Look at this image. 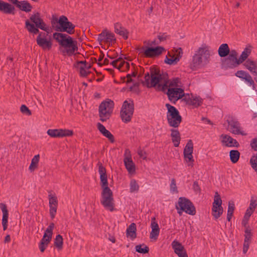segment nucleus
Segmentation results:
<instances>
[{"mask_svg":"<svg viewBox=\"0 0 257 257\" xmlns=\"http://www.w3.org/2000/svg\"><path fill=\"white\" fill-rule=\"evenodd\" d=\"M50 22L51 28L56 31L53 34V38L59 44V51L63 55H74L78 49L77 42L68 34H74L75 25L64 15L58 18L56 15H53Z\"/></svg>","mask_w":257,"mask_h":257,"instance_id":"1","label":"nucleus"},{"mask_svg":"<svg viewBox=\"0 0 257 257\" xmlns=\"http://www.w3.org/2000/svg\"><path fill=\"white\" fill-rule=\"evenodd\" d=\"M98 166L100 175V184L102 190L101 203L105 208L112 212L114 210V199L112 191L108 187L106 169L100 162H98Z\"/></svg>","mask_w":257,"mask_h":257,"instance_id":"2","label":"nucleus"},{"mask_svg":"<svg viewBox=\"0 0 257 257\" xmlns=\"http://www.w3.org/2000/svg\"><path fill=\"white\" fill-rule=\"evenodd\" d=\"M25 28L30 34L33 35L40 33L39 29L47 34L51 32V29L47 26L39 12L34 13L30 16L29 20H26Z\"/></svg>","mask_w":257,"mask_h":257,"instance_id":"3","label":"nucleus"},{"mask_svg":"<svg viewBox=\"0 0 257 257\" xmlns=\"http://www.w3.org/2000/svg\"><path fill=\"white\" fill-rule=\"evenodd\" d=\"M235 75L241 79L238 81L237 83L246 94L249 96L256 94V85L248 73L243 70H238Z\"/></svg>","mask_w":257,"mask_h":257,"instance_id":"4","label":"nucleus"},{"mask_svg":"<svg viewBox=\"0 0 257 257\" xmlns=\"http://www.w3.org/2000/svg\"><path fill=\"white\" fill-rule=\"evenodd\" d=\"M167 108V119L170 126L178 127L182 121V118L178 110L169 103L165 105Z\"/></svg>","mask_w":257,"mask_h":257,"instance_id":"5","label":"nucleus"},{"mask_svg":"<svg viewBox=\"0 0 257 257\" xmlns=\"http://www.w3.org/2000/svg\"><path fill=\"white\" fill-rule=\"evenodd\" d=\"M114 105L113 101L110 99H106L101 102L98 108L99 119L101 121H106L110 118Z\"/></svg>","mask_w":257,"mask_h":257,"instance_id":"6","label":"nucleus"},{"mask_svg":"<svg viewBox=\"0 0 257 257\" xmlns=\"http://www.w3.org/2000/svg\"><path fill=\"white\" fill-rule=\"evenodd\" d=\"M134 109V102L132 99L123 101L120 111V116L123 122L128 123L131 121Z\"/></svg>","mask_w":257,"mask_h":257,"instance_id":"7","label":"nucleus"},{"mask_svg":"<svg viewBox=\"0 0 257 257\" xmlns=\"http://www.w3.org/2000/svg\"><path fill=\"white\" fill-rule=\"evenodd\" d=\"M136 49L140 51V54L144 57L150 58L158 57L165 51L163 47L159 46L156 47L144 46L141 48L138 47Z\"/></svg>","mask_w":257,"mask_h":257,"instance_id":"8","label":"nucleus"},{"mask_svg":"<svg viewBox=\"0 0 257 257\" xmlns=\"http://www.w3.org/2000/svg\"><path fill=\"white\" fill-rule=\"evenodd\" d=\"M238 53L234 49L231 50L228 55L221 59V67L225 70L233 69L237 67L240 64L237 58Z\"/></svg>","mask_w":257,"mask_h":257,"instance_id":"9","label":"nucleus"},{"mask_svg":"<svg viewBox=\"0 0 257 257\" xmlns=\"http://www.w3.org/2000/svg\"><path fill=\"white\" fill-rule=\"evenodd\" d=\"M178 205H176L177 210H183L186 213L191 215L196 214V208L193 203L188 198L184 197H180L178 199Z\"/></svg>","mask_w":257,"mask_h":257,"instance_id":"10","label":"nucleus"},{"mask_svg":"<svg viewBox=\"0 0 257 257\" xmlns=\"http://www.w3.org/2000/svg\"><path fill=\"white\" fill-rule=\"evenodd\" d=\"M54 226V223L53 222H51L46 229L43 236L40 240L39 244V247L41 252H43L49 244L52 239L53 230Z\"/></svg>","mask_w":257,"mask_h":257,"instance_id":"11","label":"nucleus"},{"mask_svg":"<svg viewBox=\"0 0 257 257\" xmlns=\"http://www.w3.org/2000/svg\"><path fill=\"white\" fill-rule=\"evenodd\" d=\"M202 56L204 57L206 61L205 63L208 62V59L210 57V53L207 47L200 48L193 56L192 63L194 67H198L202 63Z\"/></svg>","mask_w":257,"mask_h":257,"instance_id":"12","label":"nucleus"},{"mask_svg":"<svg viewBox=\"0 0 257 257\" xmlns=\"http://www.w3.org/2000/svg\"><path fill=\"white\" fill-rule=\"evenodd\" d=\"M222 203L220 195L217 192H216L212 207V215L215 219H217L223 213V209L221 206Z\"/></svg>","mask_w":257,"mask_h":257,"instance_id":"13","label":"nucleus"},{"mask_svg":"<svg viewBox=\"0 0 257 257\" xmlns=\"http://www.w3.org/2000/svg\"><path fill=\"white\" fill-rule=\"evenodd\" d=\"M151 75V82H150V87H155L158 91V87L159 85H163L160 84V82L162 80L161 73L159 68L156 67H151L150 69Z\"/></svg>","mask_w":257,"mask_h":257,"instance_id":"14","label":"nucleus"},{"mask_svg":"<svg viewBox=\"0 0 257 257\" xmlns=\"http://www.w3.org/2000/svg\"><path fill=\"white\" fill-rule=\"evenodd\" d=\"M167 91L166 92L168 95L169 100L174 104H175L176 101L184 96V89L180 88H168L167 89Z\"/></svg>","mask_w":257,"mask_h":257,"instance_id":"15","label":"nucleus"},{"mask_svg":"<svg viewBox=\"0 0 257 257\" xmlns=\"http://www.w3.org/2000/svg\"><path fill=\"white\" fill-rule=\"evenodd\" d=\"M47 134L51 138H63L73 136L74 132L72 130L68 129H49Z\"/></svg>","mask_w":257,"mask_h":257,"instance_id":"16","label":"nucleus"},{"mask_svg":"<svg viewBox=\"0 0 257 257\" xmlns=\"http://www.w3.org/2000/svg\"><path fill=\"white\" fill-rule=\"evenodd\" d=\"M39 35L37 37L36 42L37 45L44 50H50L52 47V42L51 40L47 39L46 38V34L41 32L38 33Z\"/></svg>","mask_w":257,"mask_h":257,"instance_id":"17","label":"nucleus"},{"mask_svg":"<svg viewBox=\"0 0 257 257\" xmlns=\"http://www.w3.org/2000/svg\"><path fill=\"white\" fill-rule=\"evenodd\" d=\"M193 144L191 140L188 141L183 151L184 158L187 163H189L188 166H193L194 161L193 157Z\"/></svg>","mask_w":257,"mask_h":257,"instance_id":"18","label":"nucleus"},{"mask_svg":"<svg viewBox=\"0 0 257 257\" xmlns=\"http://www.w3.org/2000/svg\"><path fill=\"white\" fill-rule=\"evenodd\" d=\"M174 252L179 257H188L187 251L182 244L177 240H174L171 243Z\"/></svg>","mask_w":257,"mask_h":257,"instance_id":"19","label":"nucleus"},{"mask_svg":"<svg viewBox=\"0 0 257 257\" xmlns=\"http://www.w3.org/2000/svg\"><path fill=\"white\" fill-rule=\"evenodd\" d=\"M228 125L230 127V132L234 135H241L246 136V134L243 131H241L240 123L235 120L232 119L230 120H227Z\"/></svg>","mask_w":257,"mask_h":257,"instance_id":"20","label":"nucleus"},{"mask_svg":"<svg viewBox=\"0 0 257 257\" xmlns=\"http://www.w3.org/2000/svg\"><path fill=\"white\" fill-rule=\"evenodd\" d=\"M221 138H222V143L227 147H236L239 146L238 142L229 135L222 134Z\"/></svg>","mask_w":257,"mask_h":257,"instance_id":"21","label":"nucleus"},{"mask_svg":"<svg viewBox=\"0 0 257 257\" xmlns=\"http://www.w3.org/2000/svg\"><path fill=\"white\" fill-rule=\"evenodd\" d=\"M183 100L186 102L187 104L192 105L194 107H198L203 103V99L200 96L190 97L188 94V96H185Z\"/></svg>","mask_w":257,"mask_h":257,"instance_id":"22","label":"nucleus"},{"mask_svg":"<svg viewBox=\"0 0 257 257\" xmlns=\"http://www.w3.org/2000/svg\"><path fill=\"white\" fill-rule=\"evenodd\" d=\"M243 65L255 76L254 80L257 83V63L253 60L248 59L244 63Z\"/></svg>","mask_w":257,"mask_h":257,"instance_id":"23","label":"nucleus"},{"mask_svg":"<svg viewBox=\"0 0 257 257\" xmlns=\"http://www.w3.org/2000/svg\"><path fill=\"white\" fill-rule=\"evenodd\" d=\"M15 8L11 4L0 0V11L5 14L15 15Z\"/></svg>","mask_w":257,"mask_h":257,"instance_id":"24","label":"nucleus"},{"mask_svg":"<svg viewBox=\"0 0 257 257\" xmlns=\"http://www.w3.org/2000/svg\"><path fill=\"white\" fill-rule=\"evenodd\" d=\"M97 127L100 133L103 136L107 138L110 143H113L115 142L114 137L113 135L108 130H106L103 124L98 122L97 123Z\"/></svg>","mask_w":257,"mask_h":257,"instance_id":"25","label":"nucleus"},{"mask_svg":"<svg viewBox=\"0 0 257 257\" xmlns=\"http://www.w3.org/2000/svg\"><path fill=\"white\" fill-rule=\"evenodd\" d=\"M0 208L3 212L2 225L3 229L6 230L8 228L9 211L7 205L3 203H0Z\"/></svg>","mask_w":257,"mask_h":257,"instance_id":"26","label":"nucleus"},{"mask_svg":"<svg viewBox=\"0 0 257 257\" xmlns=\"http://www.w3.org/2000/svg\"><path fill=\"white\" fill-rule=\"evenodd\" d=\"M170 131L171 132L170 136L174 146L175 147H179L181 139L180 132L178 130L174 128L171 129Z\"/></svg>","mask_w":257,"mask_h":257,"instance_id":"27","label":"nucleus"},{"mask_svg":"<svg viewBox=\"0 0 257 257\" xmlns=\"http://www.w3.org/2000/svg\"><path fill=\"white\" fill-rule=\"evenodd\" d=\"M162 80L163 81V85H159L158 87V91L166 92L168 87V83L169 82L168 74L167 72H162L161 74Z\"/></svg>","mask_w":257,"mask_h":257,"instance_id":"28","label":"nucleus"},{"mask_svg":"<svg viewBox=\"0 0 257 257\" xmlns=\"http://www.w3.org/2000/svg\"><path fill=\"white\" fill-rule=\"evenodd\" d=\"M123 162L126 169L130 173H133L135 171V165L132 160V156L130 154L129 156L124 158Z\"/></svg>","mask_w":257,"mask_h":257,"instance_id":"29","label":"nucleus"},{"mask_svg":"<svg viewBox=\"0 0 257 257\" xmlns=\"http://www.w3.org/2000/svg\"><path fill=\"white\" fill-rule=\"evenodd\" d=\"M230 52L231 50H230L228 44L226 43L222 44L218 50V55L221 58L227 57Z\"/></svg>","mask_w":257,"mask_h":257,"instance_id":"30","label":"nucleus"},{"mask_svg":"<svg viewBox=\"0 0 257 257\" xmlns=\"http://www.w3.org/2000/svg\"><path fill=\"white\" fill-rule=\"evenodd\" d=\"M137 227L135 223H132L126 230V235L127 237L130 236L132 240L137 237Z\"/></svg>","mask_w":257,"mask_h":257,"instance_id":"31","label":"nucleus"},{"mask_svg":"<svg viewBox=\"0 0 257 257\" xmlns=\"http://www.w3.org/2000/svg\"><path fill=\"white\" fill-rule=\"evenodd\" d=\"M20 3L18 5L17 8H19L20 10L29 13L31 11L32 9V5L27 1H22L19 2Z\"/></svg>","mask_w":257,"mask_h":257,"instance_id":"32","label":"nucleus"},{"mask_svg":"<svg viewBox=\"0 0 257 257\" xmlns=\"http://www.w3.org/2000/svg\"><path fill=\"white\" fill-rule=\"evenodd\" d=\"M251 48L252 46L249 45L248 46L246 47L242 51L239 58H238L240 64L244 62L250 54L251 52Z\"/></svg>","mask_w":257,"mask_h":257,"instance_id":"33","label":"nucleus"},{"mask_svg":"<svg viewBox=\"0 0 257 257\" xmlns=\"http://www.w3.org/2000/svg\"><path fill=\"white\" fill-rule=\"evenodd\" d=\"M54 245L58 250H61L63 249V238L61 235L58 234L54 239Z\"/></svg>","mask_w":257,"mask_h":257,"instance_id":"34","label":"nucleus"},{"mask_svg":"<svg viewBox=\"0 0 257 257\" xmlns=\"http://www.w3.org/2000/svg\"><path fill=\"white\" fill-rule=\"evenodd\" d=\"M240 153L237 150H231L229 152V157L231 162L235 164L238 162L240 157Z\"/></svg>","mask_w":257,"mask_h":257,"instance_id":"35","label":"nucleus"},{"mask_svg":"<svg viewBox=\"0 0 257 257\" xmlns=\"http://www.w3.org/2000/svg\"><path fill=\"white\" fill-rule=\"evenodd\" d=\"M105 30V42L109 43L111 44H114L116 43V39L115 38V35L110 32L108 31L107 30Z\"/></svg>","mask_w":257,"mask_h":257,"instance_id":"36","label":"nucleus"},{"mask_svg":"<svg viewBox=\"0 0 257 257\" xmlns=\"http://www.w3.org/2000/svg\"><path fill=\"white\" fill-rule=\"evenodd\" d=\"M135 248L136 251L140 253L146 254L149 252V247L144 243L137 245Z\"/></svg>","mask_w":257,"mask_h":257,"instance_id":"37","label":"nucleus"},{"mask_svg":"<svg viewBox=\"0 0 257 257\" xmlns=\"http://www.w3.org/2000/svg\"><path fill=\"white\" fill-rule=\"evenodd\" d=\"M235 209V205L233 201H229L228 205V210L227 214V220L230 221Z\"/></svg>","mask_w":257,"mask_h":257,"instance_id":"38","label":"nucleus"},{"mask_svg":"<svg viewBox=\"0 0 257 257\" xmlns=\"http://www.w3.org/2000/svg\"><path fill=\"white\" fill-rule=\"evenodd\" d=\"M40 159V155L39 154L35 155L32 159L31 163L29 166V169L32 172L37 167L38 164Z\"/></svg>","mask_w":257,"mask_h":257,"instance_id":"39","label":"nucleus"},{"mask_svg":"<svg viewBox=\"0 0 257 257\" xmlns=\"http://www.w3.org/2000/svg\"><path fill=\"white\" fill-rule=\"evenodd\" d=\"M181 79L179 77L173 78L171 80L170 82L168 83V88H173V87L178 88L181 86Z\"/></svg>","mask_w":257,"mask_h":257,"instance_id":"40","label":"nucleus"},{"mask_svg":"<svg viewBox=\"0 0 257 257\" xmlns=\"http://www.w3.org/2000/svg\"><path fill=\"white\" fill-rule=\"evenodd\" d=\"M252 213L253 211H248L247 210H246L245 214L241 221V224L242 226H243L244 227H246L248 226L247 224L248 220Z\"/></svg>","mask_w":257,"mask_h":257,"instance_id":"41","label":"nucleus"},{"mask_svg":"<svg viewBox=\"0 0 257 257\" xmlns=\"http://www.w3.org/2000/svg\"><path fill=\"white\" fill-rule=\"evenodd\" d=\"M79 68L80 76H81L82 77H87V73H86L87 70H88L92 68V64H89L88 66H80L79 67Z\"/></svg>","mask_w":257,"mask_h":257,"instance_id":"42","label":"nucleus"},{"mask_svg":"<svg viewBox=\"0 0 257 257\" xmlns=\"http://www.w3.org/2000/svg\"><path fill=\"white\" fill-rule=\"evenodd\" d=\"M130 192L133 193L135 192H138L139 189V185L137 183V181L135 179H132L130 182Z\"/></svg>","mask_w":257,"mask_h":257,"instance_id":"43","label":"nucleus"},{"mask_svg":"<svg viewBox=\"0 0 257 257\" xmlns=\"http://www.w3.org/2000/svg\"><path fill=\"white\" fill-rule=\"evenodd\" d=\"M250 163L251 167L257 173V154L255 155H253L250 160Z\"/></svg>","mask_w":257,"mask_h":257,"instance_id":"44","label":"nucleus"},{"mask_svg":"<svg viewBox=\"0 0 257 257\" xmlns=\"http://www.w3.org/2000/svg\"><path fill=\"white\" fill-rule=\"evenodd\" d=\"M174 56L171 58H169L167 56L166 57L164 62L169 65H174L178 62V58H176Z\"/></svg>","mask_w":257,"mask_h":257,"instance_id":"45","label":"nucleus"},{"mask_svg":"<svg viewBox=\"0 0 257 257\" xmlns=\"http://www.w3.org/2000/svg\"><path fill=\"white\" fill-rule=\"evenodd\" d=\"M246 228L244 232V240L245 242L250 241L251 238L252 233L251 232V229H249V226L245 227Z\"/></svg>","mask_w":257,"mask_h":257,"instance_id":"46","label":"nucleus"},{"mask_svg":"<svg viewBox=\"0 0 257 257\" xmlns=\"http://www.w3.org/2000/svg\"><path fill=\"white\" fill-rule=\"evenodd\" d=\"M160 230L153 229L150 234V237L151 239H154L156 240L159 235Z\"/></svg>","mask_w":257,"mask_h":257,"instance_id":"47","label":"nucleus"},{"mask_svg":"<svg viewBox=\"0 0 257 257\" xmlns=\"http://www.w3.org/2000/svg\"><path fill=\"white\" fill-rule=\"evenodd\" d=\"M138 74V72L135 70L131 74H127L126 76V78H127V80L126 81V83L127 84L132 82L133 81V79H132V77H135Z\"/></svg>","mask_w":257,"mask_h":257,"instance_id":"48","label":"nucleus"},{"mask_svg":"<svg viewBox=\"0 0 257 257\" xmlns=\"http://www.w3.org/2000/svg\"><path fill=\"white\" fill-rule=\"evenodd\" d=\"M20 110L23 114H26L28 115H31L32 114L31 111L25 104H23L21 105Z\"/></svg>","mask_w":257,"mask_h":257,"instance_id":"49","label":"nucleus"},{"mask_svg":"<svg viewBox=\"0 0 257 257\" xmlns=\"http://www.w3.org/2000/svg\"><path fill=\"white\" fill-rule=\"evenodd\" d=\"M49 205L58 206V200L56 196H52L51 195H49Z\"/></svg>","mask_w":257,"mask_h":257,"instance_id":"50","label":"nucleus"},{"mask_svg":"<svg viewBox=\"0 0 257 257\" xmlns=\"http://www.w3.org/2000/svg\"><path fill=\"white\" fill-rule=\"evenodd\" d=\"M49 207L50 217L53 219L55 216L57 212V206L49 205Z\"/></svg>","mask_w":257,"mask_h":257,"instance_id":"51","label":"nucleus"},{"mask_svg":"<svg viewBox=\"0 0 257 257\" xmlns=\"http://www.w3.org/2000/svg\"><path fill=\"white\" fill-rule=\"evenodd\" d=\"M248 103H249V107L251 109H252L253 111H257V105L253 98H249Z\"/></svg>","mask_w":257,"mask_h":257,"instance_id":"52","label":"nucleus"},{"mask_svg":"<svg viewBox=\"0 0 257 257\" xmlns=\"http://www.w3.org/2000/svg\"><path fill=\"white\" fill-rule=\"evenodd\" d=\"M151 75L150 73L147 72L145 74V81H142V83L143 85L145 84L146 85L148 88H149L150 86V79Z\"/></svg>","mask_w":257,"mask_h":257,"instance_id":"53","label":"nucleus"},{"mask_svg":"<svg viewBox=\"0 0 257 257\" xmlns=\"http://www.w3.org/2000/svg\"><path fill=\"white\" fill-rule=\"evenodd\" d=\"M128 31L125 28H124L122 29V30H121L120 32H118L117 34L122 36L124 40H126L128 37Z\"/></svg>","mask_w":257,"mask_h":257,"instance_id":"54","label":"nucleus"},{"mask_svg":"<svg viewBox=\"0 0 257 257\" xmlns=\"http://www.w3.org/2000/svg\"><path fill=\"white\" fill-rule=\"evenodd\" d=\"M256 206H257V203H256V200L251 199L249 206L247 209V210L248 211H253V212L255 208H256Z\"/></svg>","mask_w":257,"mask_h":257,"instance_id":"55","label":"nucleus"},{"mask_svg":"<svg viewBox=\"0 0 257 257\" xmlns=\"http://www.w3.org/2000/svg\"><path fill=\"white\" fill-rule=\"evenodd\" d=\"M170 189L173 192H178L177 187L176 184V180L174 178H173L171 180V183L170 184Z\"/></svg>","mask_w":257,"mask_h":257,"instance_id":"56","label":"nucleus"},{"mask_svg":"<svg viewBox=\"0 0 257 257\" xmlns=\"http://www.w3.org/2000/svg\"><path fill=\"white\" fill-rule=\"evenodd\" d=\"M105 30H104L102 32L99 34L98 36L97 41L100 43L102 41H104L105 42Z\"/></svg>","mask_w":257,"mask_h":257,"instance_id":"57","label":"nucleus"},{"mask_svg":"<svg viewBox=\"0 0 257 257\" xmlns=\"http://www.w3.org/2000/svg\"><path fill=\"white\" fill-rule=\"evenodd\" d=\"M124 27L121 26V24L119 23H116L114 24V32L116 34L118 33V32H120L122 30Z\"/></svg>","mask_w":257,"mask_h":257,"instance_id":"58","label":"nucleus"},{"mask_svg":"<svg viewBox=\"0 0 257 257\" xmlns=\"http://www.w3.org/2000/svg\"><path fill=\"white\" fill-rule=\"evenodd\" d=\"M151 226L152 229H155L160 230L158 223L155 221V217H154L152 219Z\"/></svg>","mask_w":257,"mask_h":257,"instance_id":"59","label":"nucleus"},{"mask_svg":"<svg viewBox=\"0 0 257 257\" xmlns=\"http://www.w3.org/2000/svg\"><path fill=\"white\" fill-rule=\"evenodd\" d=\"M168 37L169 36L167 35L166 33H160L159 35L158 36V38L159 39L160 42L166 40Z\"/></svg>","mask_w":257,"mask_h":257,"instance_id":"60","label":"nucleus"},{"mask_svg":"<svg viewBox=\"0 0 257 257\" xmlns=\"http://www.w3.org/2000/svg\"><path fill=\"white\" fill-rule=\"evenodd\" d=\"M193 189L194 191L195 192H200L201 189L199 187V185L198 184V183L197 181H195L193 182Z\"/></svg>","mask_w":257,"mask_h":257,"instance_id":"61","label":"nucleus"},{"mask_svg":"<svg viewBox=\"0 0 257 257\" xmlns=\"http://www.w3.org/2000/svg\"><path fill=\"white\" fill-rule=\"evenodd\" d=\"M250 145L254 151H257V138H254L252 140Z\"/></svg>","mask_w":257,"mask_h":257,"instance_id":"62","label":"nucleus"},{"mask_svg":"<svg viewBox=\"0 0 257 257\" xmlns=\"http://www.w3.org/2000/svg\"><path fill=\"white\" fill-rule=\"evenodd\" d=\"M138 154L139 156L142 158L144 160L146 159L147 155L145 151H143L142 150H138Z\"/></svg>","mask_w":257,"mask_h":257,"instance_id":"63","label":"nucleus"},{"mask_svg":"<svg viewBox=\"0 0 257 257\" xmlns=\"http://www.w3.org/2000/svg\"><path fill=\"white\" fill-rule=\"evenodd\" d=\"M177 52L178 53V54L176 55V56H175V57L176 58H178V61H179L180 60V59H181V58L182 57V54H183V51H182V49H181V48H179V49H178V50H177Z\"/></svg>","mask_w":257,"mask_h":257,"instance_id":"64","label":"nucleus"}]
</instances>
